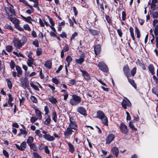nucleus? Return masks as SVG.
<instances>
[{"label": "nucleus", "mask_w": 158, "mask_h": 158, "mask_svg": "<svg viewBox=\"0 0 158 158\" xmlns=\"http://www.w3.org/2000/svg\"><path fill=\"white\" fill-rule=\"evenodd\" d=\"M27 39L26 36H23L21 40L18 37H15L13 38V42L14 46L18 49H20L22 47L26 44Z\"/></svg>", "instance_id": "f257e3e1"}, {"label": "nucleus", "mask_w": 158, "mask_h": 158, "mask_svg": "<svg viewBox=\"0 0 158 158\" xmlns=\"http://www.w3.org/2000/svg\"><path fill=\"white\" fill-rule=\"evenodd\" d=\"M78 127H75L74 126L69 125L64 131V135L65 138L69 139L70 136L73 134V132L75 133H78L77 132L78 130Z\"/></svg>", "instance_id": "f03ea898"}, {"label": "nucleus", "mask_w": 158, "mask_h": 158, "mask_svg": "<svg viewBox=\"0 0 158 158\" xmlns=\"http://www.w3.org/2000/svg\"><path fill=\"white\" fill-rule=\"evenodd\" d=\"M72 98L70 99L69 102L71 105L73 106L77 105L81 100V98L76 94H73L72 95Z\"/></svg>", "instance_id": "7ed1b4c3"}, {"label": "nucleus", "mask_w": 158, "mask_h": 158, "mask_svg": "<svg viewBox=\"0 0 158 158\" xmlns=\"http://www.w3.org/2000/svg\"><path fill=\"white\" fill-rule=\"evenodd\" d=\"M133 118H134V119L129 122V126L132 130L136 131L137 129L134 127L133 123H135L139 121V118L138 115H137L136 116L134 115Z\"/></svg>", "instance_id": "20e7f679"}, {"label": "nucleus", "mask_w": 158, "mask_h": 158, "mask_svg": "<svg viewBox=\"0 0 158 158\" xmlns=\"http://www.w3.org/2000/svg\"><path fill=\"white\" fill-rule=\"evenodd\" d=\"M98 67L99 69L104 73L108 71V69L106 65L103 62H99L98 64Z\"/></svg>", "instance_id": "39448f33"}, {"label": "nucleus", "mask_w": 158, "mask_h": 158, "mask_svg": "<svg viewBox=\"0 0 158 158\" xmlns=\"http://www.w3.org/2000/svg\"><path fill=\"white\" fill-rule=\"evenodd\" d=\"M21 86L24 88H27L29 86V82L26 77H22L20 79Z\"/></svg>", "instance_id": "423d86ee"}, {"label": "nucleus", "mask_w": 158, "mask_h": 158, "mask_svg": "<svg viewBox=\"0 0 158 158\" xmlns=\"http://www.w3.org/2000/svg\"><path fill=\"white\" fill-rule=\"evenodd\" d=\"M121 105L124 109H127V106L130 107L131 105V104L130 101L126 98V99L123 100L121 103Z\"/></svg>", "instance_id": "0eeeda50"}, {"label": "nucleus", "mask_w": 158, "mask_h": 158, "mask_svg": "<svg viewBox=\"0 0 158 158\" xmlns=\"http://www.w3.org/2000/svg\"><path fill=\"white\" fill-rule=\"evenodd\" d=\"M119 129L120 131L125 134H127L128 132L127 126L123 123H120Z\"/></svg>", "instance_id": "6e6552de"}, {"label": "nucleus", "mask_w": 158, "mask_h": 158, "mask_svg": "<svg viewBox=\"0 0 158 158\" xmlns=\"http://www.w3.org/2000/svg\"><path fill=\"white\" fill-rule=\"evenodd\" d=\"M123 71L126 77L130 76V69L128 64H126L123 66Z\"/></svg>", "instance_id": "1a4fd4ad"}, {"label": "nucleus", "mask_w": 158, "mask_h": 158, "mask_svg": "<svg viewBox=\"0 0 158 158\" xmlns=\"http://www.w3.org/2000/svg\"><path fill=\"white\" fill-rule=\"evenodd\" d=\"M115 136L112 133L109 134L106 139V144H110L114 139Z\"/></svg>", "instance_id": "9d476101"}, {"label": "nucleus", "mask_w": 158, "mask_h": 158, "mask_svg": "<svg viewBox=\"0 0 158 158\" xmlns=\"http://www.w3.org/2000/svg\"><path fill=\"white\" fill-rule=\"evenodd\" d=\"M77 111L78 113L83 116H87V111L84 107L80 106L78 107Z\"/></svg>", "instance_id": "9b49d317"}, {"label": "nucleus", "mask_w": 158, "mask_h": 158, "mask_svg": "<svg viewBox=\"0 0 158 158\" xmlns=\"http://www.w3.org/2000/svg\"><path fill=\"white\" fill-rule=\"evenodd\" d=\"M89 31L90 34L93 36L98 35L100 32L99 29L96 30L92 29L90 28L89 29Z\"/></svg>", "instance_id": "f8f14e48"}, {"label": "nucleus", "mask_w": 158, "mask_h": 158, "mask_svg": "<svg viewBox=\"0 0 158 158\" xmlns=\"http://www.w3.org/2000/svg\"><path fill=\"white\" fill-rule=\"evenodd\" d=\"M81 58L75 60V62L78 64H81L85 61V55L83 52L81 54Z\"/></svg>", "instance_id": "ddd939ff"}, {"label": "nucleus", "mask_w": 158, "mask_h": 158, "mask_svg": "<svg viewBox=\"0 0 158 158\" xmlns=\"http://www.w3.org/2000/svg\"><path fill=\"white\" fill-rule=\"evenodd\" d=\"M94 52L95 54L97 56L99 55L100 53L101 47L99 44L95 45L94 46Z\"/></svg>", "instance_id": "4468645a"}, {"label": "nucleus", "mask_w": 158, "mask_h": 158, "mask_svg": "<svg viewBox=\"0 0 158 158\" xmlns=\"http://www.w3.org/2000/svg\"><path fill=\"white\" fill-rule=\"evenodd\" d=\"M105 116L104 113L102 111L99 110L97 111V116L95 117V118H98L100 119H102Z\"/></svg>", "instance_id": "2eb2a0df"}, {"label": "nucleus", "mask_w": 158, "mask_h": 158, "mask_svg": "<svg viewBox=\"0 0 158 158\" xmlns=\"http://www.w3.org/2000/svg\"><path fill=\"white\" fill-rule=\"evenodd\" d=\"M80 71L82 73V76L85 78L86 80L88 81L91 79V78L89 74L86 71L83 70H81Z\"/></svg>", "instance_id": "dca6fc26"}, {"label": "nucleus", "mask_w": 158, "mask_h": 158, "mask_svg": "<svg viewBox=\"0 0 158 158\" xmlns=\"http://www.w3.org/2000/svg\"><path fill=\"white\" fill-rule=\"evenodd\" d=\"M69 122L70 123L69 125L74 126L75 127H78L77 125L76 122L74 120V118L72 116H69Z\"/></svg>", "instance_id": "f3484780"}, {"label": "nucleus", "mask_w": 158, "mask_h": 158, "mask_svg": "<svg viewBox=\"0 0 158 158\" xmlns=\"http://www.w3.org/2000/svg\"><path fill=\"white\" fill-rule=\"evenodd\" d=\"M43 136L45 139L48 141H53L55 139L53 136H51L49 134H45Z\"/></svg>", "instance_id": "a211bd4d"}, {"label": "nucleus", "mask_w": 158, "mask_h": 158, "mask_svg": "<svg viewBox=\"0 0 158 158\" xmlns=\"http://www.w3.org/2000/svg\"><path fill=\"white\" fill-rule=\"evenodd\" d=\"M16 69L17 72V76L18 77H20L23 74V71L21 67L18 66H16Z\"/></svg>", "instance_id": "6ab92c4d"}, {"label": "nucleus", "mask_w": 158, "mask_h": 158, "mask_svg": "<svg viewBox=\"0 0 158 158\" xmlns=\"http://www.w3.org/2000/svg\"><path fill=\"white\" fill-rule=\"evenodd\" d=\"M130 77H127L128 81L133 86L135 89H136V85L134 81L132 79H131L129 78Z\"/></svg>", "instance_id": "aec40b11"}, {"label": "nucleus", "mask_w": 158, "mask_h": 158, "mask_svg": "<svg viewBox=\"0 0 158 158\" xmlns=\"http://www.w3.org/2000/svg\"><path fill=\"white\" fill-rule=\"evenodd\" d=\"M148 69L149 71L152 75H153L155 74V68L152 64H150L148 65Z\"/></svg>", "instance_id": "412c9836"}, {"label": "nucleus", "mask_w": 158, "mask_h": 158, "mask_svg": "<svg viewBox=\"0 0 158 158\" xmlns=\"http://www.w3.org/2000/svg\"><path fill=\"white\" fill-rule=\"evenodd\" d=\"M111 151L114 155H115L116 157H117L119 153V150L118 148L114 147L111 149Z\"/></svg>", "instance_id": "4be33fe9"}, {"label": "nucleus", "mask_w": 158, "mask_h": 158, "mask_svg": "<svg viewBox=\"0 0 158 158\" xmlns=\"http://www.w3.org/2000/svg\"><path fill=\"white\" fill-rule=\"evenodd\" d=\"M52 120L55 123H56L57 120V117L56 112L54 110L52 112Z\"/></svg>", "instance_id": "5701e85b"}, {"label": "nucleus", "mask_w": 158, "mask_h": 158, "mask_svg": "<svg viewBox=\"0 0 158 158\" xmlns=\"http://www.w3.org/2000/svg\"><path fill=\"white\" fill-rule=\"evenodd\" d=\"M44 66L48 69H50L52 68V62L50 60H47L46 61Z\"/></svg>", "instance_id": "b1692460"}, {"label": "nucleus", "mask_w": 158, "mask_h": 158, "mask_svg": "<svg viewBox=\"0 0 158 158\" xmlns=\"http://www.w3.org/2000/svg\"><path fill=\"white\" fill-rule=\"evenodd\" d=\"M48 100L52 104H55L57 102L56 99L55 98H54L53 96H52L51 97H49L48 98Z\"/></svg>", "instance_id": "393cba45"}, {"label": "nucleus", "mask_w": 158, "mask_h": 158, "mask_svg": "<svg viewBox=\"0 0 158 158\" xmlns=\"http://www.w3.org/2000/svg\"><path fill=\"white\" fill-rule=\"evenodd\" d=\"M10 21L12 22L15 25L16 24H19V20L15 18L10 17Z\"/></svg>", "instance_id": "a878e982"}, {"label": "nucleus", "mask_w": 158, "mask_h": 158, "mask_svg": "<svg viewBox=\"0 0 158 158\" xmlns=\"http://www.w3.org/2000/svg\"><path fill=\"white\" fill-rule=\"evenodd\" d=\"M73 59L72 57L69 55H68L66 58V61L67 62V66L69 67L71 62L72 61Z\"/></svg>", "instance_id": "bb28decb"}, {"label": "nucleus", "mask_w": 158, "mask_h": 158, "mask_svg": "<svg viewBox=\"0 0 158 158\" xmlns=\"http://www.w3.org/2000/svg\"><path fill=\"white\" fill-rule=\"evenodd\" d=\"M6 81L7 83V85L8 88L10 89H12L13 85L11 81L9 79H6Z\"/></svg>", "instance_id": "cd10ccee"}, {"label": "nucleus", "mask_w": 158, "mask_h": 158, "mask_svg": "<svg viewBox=\"0 0 158 158\" xmlns=\"http://www.w3.org/2000/svg\"><path fill=\"white\" fill-rule=\"evenodd\" d=\"M102 123L105 126L108 125V120L107 117L105 116L102 119H100Z\"/></svg>", "instance_id": "c85d7f7f"}, {"label": "nucleus", "mask_w": 158, "mask_h": 158, "mask_svg": "<svg viewBox=\"0 0 158 158\" xmlns=\"http://www.w3.org/2000/svg\"><path fill=\"white\" fill-rule=\"evenodd\" d=\"M28 145L30 146V149L31 150L35 151H37V148L36 147V145L35 143H32Z\"/></svg>", "instance_id": "c756f323"}, {"label": "nucleus", "mask_w": 158, "mask_h": 158, "mask_svg": "<svg viewBox=\"0 0 158 158\" xmlns=\"http://www.w3.org/2000/svg\"><path fill=\"white\" fill-rule=\"evenodd\" d=\"M34 141V138L32 136H29L28 137V139H27V143L28 145L32 143Z\"/></svg>", "instance_id": "7c9ffc66"}, {"label": "nucleus", "mask_w": 158, "mask_h": 158, "mask_svg": "<svg viewBox=\"0 0 158 158\" xmlns=\"http://www.w3.org/2000/svg\"><path fill=\"white\" fill-rule=\"evenodd\" d=\"M69 147V151L72 153H73L75 151V149L73 146L70 143H68Z\"/></svg>", "instance_id": "2f4dec72"}, {"label": "nucleus", "mask_w": 158, "mask_h": 158, "mask_svg": "<svg viewBox=\"0 0 158 158\" xmlns=\"http://www.w3.org/2000/svg\"><path fill=\"white\" fill-rule=\"evenodd\" d=\"M47 118L44 121V124L48 126H49L50 125V123L51 121V119L49 115H47Z\"/></svg>", "instance_id": "473e14b6"}, {"label": "nucleus", "mask_w": 158, "mask_h": 158, "mask_svg": "<svg viewBox=\"0 0 158 158\" xmlns=\"http://www.w3.org/2000/svg\"><path fill=\"white\" fill-rule=\"evenodd\" d=\"M36 116L39 118V119H41L42 118V114L41 111L38 109L35 111Z\"/></svg>", "instance_id": "72a5a7b5"}, {"label": "nucleus", "mask_w": 158, "mask_h": 158, "mask_svg": "<svg viewBox=\"0 0 158 158\" xmlns=\"http://www.w3.org/2000/svg\"><path fill=\"white\" fill-rule=\"evenodd\" d=\"M20 147V148H22L20 149V151H23L27 147L26 143L25 141L21 143Z\"/></svg>", "instance_id": "f704fd0d"}, {"label": "nucleus", "mask_w": 158, "mask_h": 158, "mask_svg": "<svg viewBox=\"0 0 158 158\" xmlns=\"http://www.w3.org/2000/svg\"><path fill=\"white\" fill-rule=\"evenodd\" d=\"M10 5L11 6L9 7V12L12 14L16 16L15 11L13 9L14 6L13 5L10 4Z\"/></svg>", "instance_id": "c9c22d12"}, {"label": "nucleus", "mask_w": 158, "mask_h": 158, "mask_svg": "<svg viewBox=\"0 0 158 158\" xmlns=\"http://www.w3.org/2000/svg\"><path fill=\"white\" fill-rule=\"evenodd\" d=\"M137 68L136 67H134L131 71L130 76H132V77H134L136 73Z\"/></svg>", "instance_id": "e433bc0d"}, {"label": "nucleus", "mask_w": 158, "mask_h": 158, "mask_svg": "<svg viewBox=\"0 0 158 158\" xmlns=\"http://www.w3.org/2000/svg\"><path fill=\"white\" fill-rule=\"evenodd\" d=\"M28 62H27V64L29 67H31L32 65L34 64V60L33 59H28Z\"/></svg>", "instance_id": "4c0bfd02"}, {"label": "nucleus", "mask_w": 158, "mask_h": 158, "mask_svg": "<svg viewBox=\"0 0 158 158\" xmlns=\"http://www.w3.org/2000/svg\"><path fill=\"white\" fill-rule=\"evenodd\" d=\"M87 95L92 98L94 97V92L91 90H89L86 93Z\"/></svg>", "instance_id": "58836bf2"}, {"label": "nucleus", "mask_w": 158, "mask_h": 158, "mask_svg": "<svg viewBox=\"0 0 158 158\" xmlns=\"http://www.w3.org/2000/svg\"><path fill=\"white\" fill-rule=\"evenodd\" d=\"M6 50L9 52H10L13 50V48L12 45H8L6 47Z\"/></svg>", "instance_id": "ea45409f"}, {"label": "nucleus", "mask_w": 158, "mask_h": 158, "mask_svg": "<svg viewBox=\"0 0 158 158\" xmlns=\"http://www.w3.org/2000/svg\"><path fill=\"white\" fill-rule=\"evenodd\" d=\"M4 28L5 29H8L12 31H14V29L13 28V27L10 25L8 24L5 25L4 26Z\"/></svg>", "instance_id": "a19ab883"}, {"label": "nucleus", "mask_w": 158, "mask_h": 158, "mask_svg": "<svg viewBox=\"0 0 158 158\" xmlns=\"http://www.w3.org/2000/svg\"><path fill=\"white\" fill-rule=\"evenodd\" d=\"M30 85L35 90L39 91L40 89L38 86L35 85H34V83L32 82H31L30 84Z\"/></svg>", "instance_id": "79ce46f5"}, {"label": "nucleus", "mask_w": 158, "mask_h": 158, "mask_svg": "<svg viewBox=\"0 0 158 158\" xmlns=\"http://www.w3.org/2000/svg\"><path fill=\"white\" fill-rule=\"evenodd\" d=\"M15 28L20 31H24L23 29L20 26L19 24H17L16 23V24L15 25Z\"/></svg>", "instance_id": "37998d69"}, {"label": "nucleus", "mask_w": 158, "mask_h": 158, "mask_svg": "<svg viewBox=\"0 0 158 158\" xmlns=\"http://www.w3.org/2000/svg\"><path fill=\"white\" fill-rule=\"evenodd\" d=\"M135 32L136 34L137 37L138 38H139L140 37V32L139 29L136 26L135 27Z\"/></svg>", "instance_id": "c03bdc74"}, {"label": "nucleus", "mask_w": 158, "mask_h": 158, "mask_svg": "<svg viewBox=\"0 0 158 158\" xmlns=\"http://www.w3.org/2000/svg\"><path fill=\"white\" fill-rule=\"evenodd\" d=\"M10 68L11 69H13L15 68V67H16V65L14 60H11L10 63Z\"/></svg>", "instance_id": "a18cd8bd"}, {"label": "nucleus", "mask_w": 158, "mask_h": 158, "mask_svg": "<svg viewBox=\"0 0 158 158\" xmlns=\"http://www.w3.org/2000/svg\"><path fill=\"white\" fill-rule=\"evenodd\" d=\"M30 99L32 102L33 103H38V100L35 96H31L30 97Z\"/></svg>", "instance_id": "49530a36"}, {"label": "nucleus", "mask_w": 158, "mask_h": 158, "mask_svg": "<svg viewBox=\"0 0 158 158\" xmlns=\"http://www.w3.org/2000/svg\"><path fill=\"white\" fill-rule=\"evenodd\" d=\"M43 53L41 48H38L36 51V55L38 56L41 55Z\"/></svg>", "instance_id": "de8ad7c7"}, {"label": "nucleus", "mask_w": 158, "mask_h": 158, "mask_svg": "<svg viewBox=\"0 0 158 158\" xmlns=\"http://www.w3.org/2000/svg\"><path fill=\"white\" fill-rule=\"evenodd\" d=\"M35 20L33 19L31 17L29 16L26 17V19L25 21L27 22H28L30 23H32V22L31 21H34Z\"/></svg>", "instance_id": "09e8293b"}, {"label": "nucleus", "mask_w": 158, "mask_h": 158, "mask_svg": "<svg viewBox=\"0 0 158 158\" xmlns=\"http://www.w3.org/2000/svg\"><path fill=\"white\" fill-rule=\"evenodd\" d=\"M23 28L24 29L27 31H31V29L28 24H25L23 25Z\"/></svg>", "instance_id": "8fccbe9b"}, {"label": "nucleus", "mask_w": 158, "mask_h": 158, "mask_svg": "<svg viewBox=\"0 0 158 158\" xmlns=\"http://www.w3.org/2000/svg\"><path fill=\"white\" fill-rule=\"evenodd\" d=\"M69 48L67 44H66L63 47V49L62 51H63L64 52H66L69 51Z\"/></svg>", "instance_id": "3c124183"}, {"label": "nucleus", "mask_w": 158, "mask_h": 158, "mask_svg": "<svg viewBox=\"0 0 158 158\" xmlns=\"http://www.w3.org/2000/svg\"><path fill=\"white\" fill-rule=\"evenodd\" d=\"M117 31L119 37L120 38H121L122 36L123 33L121 28L117 29Z\"/></svg>", "instance_id": "603ef678"}, {"label": "nucleus", "mask_w": 158, "mask_h": 158, "mask_svg": "<svg viewBox=\"0 0 158 158\" xmlns=\"http://www.w3.org/2000/svg\"><path fill=\"white\" fill-rule=\"evenodd\" d=\"M20 131L22 134L24 135V137H25L27 133V131L26 130H23L22 129H20Z\"/></svg>", "instance_id": "864d4df0"}, {"label": "nucleus", "mask_w": 158, "mask_h": 158, "mask_svg": "<svg viewBox=\"0 0 158 158\" xmlns=\"http://www.w3.org/2000/svg\"><path fill=\"white\" fill-rule=\"evenodd\" d=\"M107 22L109 24H112V22L111 19L110 18V17L108 15H106L105 16Z\"/></svg>", "instance_id": "5fc2aeb1"}, {"label": "nucleus", "mask_w": 158, "mask_h": 158, "mask_svg": "<svg viewBox=\"0 0 158 158\" xmlns=\"http://www.w3.org/2000/svg\"><path fill=\"white\" fill-rule=\"evenodd\" d=\"M154 33L156 36L158 35V25H157L155 26Z\"/></svg>", "instance_id": "6e6d98bb"}, {"label": "nucleus", "mask_w": 158, "mask_h": 158, "mask_svg": "<svg viewBox=\"0 0 158 158\" xmlns=\"http://www.w3.org/2000/svg\"><path fill=\"white\" fill-rule=\"evenodd\" d=\"M35 132L36 135L39 137H42V134L41 133L40 131L39 130H35Z\"/></svg>", "instance_id": "4d7b16f0"}, {"label": "nucleus", "mask_w": 158, "mask_h": 158, "mask_svg": "<svg viewBox=\"0 0 158 158\" xmlns=\"http://www.w3.org/2000/svg\"><path fill=\"white\" fill-rule=\"evenodd\" d=\"M78 35V33L75 32L72 35V36L70 38V40L72 41Z\"/></svg>", "instance_id": "13d9d810"}, {"label": "nucleus", "mask_w": 158, "mask_h": 158, "mask_svg": "<svg viewBox=\"0 0 158 158\" xmlns=\"http://www.w3.org/2000/svg\"><path fill=\"white\" fill-rule=\"evenodd\" d=\"M32 44L36 47H38L39 46V42L37 40H35L32 42Z\"/></svg>", "instance_id": "bf43d9fd"}, {"label": "nucleus", "mask_w": 158, "mask_h": 158, "mask_svg": "<svg viewBox=\"0 0 158 158\" xmlns=\"http://www.w3.org/2000/svg\"><path fill=\"white\" fill-rule=\"evenodd\" d=\"M3 153L4 156L7 158L9 157V154L7 151L5 149L3 150Z\"/></svg>", "instance_id": "052dcab7"}, {"label": "nucleus", "mask_w": 158, "mask_h": 158, "mask_svg": "<svg viewBox=\"0 0 158 158\" xmlns=\"http://www.w3.org/2000/svg\"><path fill=\"white\" fill-rule=\"evenodd\" d=\"M152 15L153 18H157L158 17V12L157 11L153 12Z\"/></svg>", "instance_id": "680f3d73"}, {"label": "nucleus", "mask_w": 158, "mask_h": 158, "mask_svg": "<svg viewBox=\"0 0 158 158\" xmlns=\"http://www.w3.org/2000/svg\"><path fill=\"white\" fill-rule=\"evenodd\" d=\"M44 110L45 112V114L47 115L49 113V109L48 106H46L44 107Z\"/></svg>", "instance_id": "e2e57ef3"}, {"label": "nucleus", "mask_w": 158, "mask_h": 158, "mask_svg": "<svg viewBox=\"0 0 158 158\" xmlns=\"http://www.w3.org/2000/svg\"><path fill=\"white\" fill-rule=\"evenodd\" d=\"M126 113L127 114V118L126 119L127 121H129L131 120V117L130 115V114L127 111H126Z\"/></svg>", "instance_id": "0e129e2a"}, {"label": "nucleus", "mask_w": 158, "mask_h": 158, "mask_svg": "<svg viewBox=\"0 0 158 158\" xmlns=\"http://www.w3.org/2000/svg\"><path fill=\"white\" fill-rule=\"evenodd\" d=\"M37 119L38 118H36L35 116H33L31 118L30 121L31 123H33L35 122Z\"/></svg>", "instance_id": "69168bd1"}, {"label": "nucleus", "mask_w": 158, "mask_h": 158, "mask_svg": "<svg viewBox=\"0 0 158 158\" xmlns=\"http://www.w3.org/2000/svg\"><path fill=\"white\" fill-rule=\"evenodd\" d=\"M69 83L73 85L76 84V80L73 79L69 80Z\"/></svg>", "instance_id": "338daca9"}, {"label": "nucleus", "mask_w": 158, "mask_h": 158, "mask_svg": "<svg viewBox=\"0 0 158 158\" xmlns=\"http://www.w3.org/2000/svg\"><path fill=\"white\" fill-rule=\"evenodd\" d=\"M34 158H42L38 153L36 152H34L33 153Z\"/></svg>", "instance_id": "774afa93"}]
</instances>
